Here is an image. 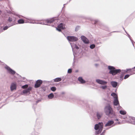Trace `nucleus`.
<instances>
[{
    "instance_id": "obj_1",
    "label": "nucleus",
    "mask_w": 135,
    "mask_h": 135,
    "mask_svg": "<svg viewBox=\"0 0 135 135\" xmlns=\"http://www.w3.org/2000/svg\"><path fill=\"white\" fill-rule=\"evenodd\" d=\"M103 125L102 123H99L98 124H96L94 128L95 130H99L98 132L97 133L98 134L100 133L102 130Z\"/></svg>"
},
{
    "instance_id": "obj_2",
    "label": "nucleus",
    "mask_w": 135,
    "mask_h": 135,
    "mask_svg": "<svg viewBox=\"0 0 135 135\" xmlns=\"http://www.w3.org/2000/svg\"><path fill=\"white\" fill-rule=\"evenodd\" d=\"M108 69L110 70L109 72L110 74H112L113 75H114L117 73L120 72V70L119 69L115 70L113 66H109Z\"/></svg>"
},
{
    "instance_id": "obj_3",
    "label": "nucleus",
    "mask_w": 135,
    "mask_h": 135,
    "mask_svg": "<svg viewBox=\"0 0 135 135\" xmlns=\"http://www.w3.org/2000/svg\"><path fill=\"white\" fill-rule=\"evenodd\" d=\"M104 111L106 114L109 115L113 113L112 108L109 105L106 106L104 109Z\"/></svg>"
},
{
    "instance_id": "obj_4",
    "label": "nucleus",
    "mask_w": 135,
    "mask_h": 135,
    "mask_svg": "<svg viewBox=\"0 0 135 135\" xmlns=\"http://www.w3.org/2000/svg\"><path fill=\"white\" fill-rule=\"evenodd\" d=\"M67 38L69 41L71 42L76 41L78 40V38L74 36H68Z\"/></svg>"
},
{
    "instance_id": "obj_5",
    "label": "nucleus",
    "mask_w": 135,
    "mask_h": 135,
    "mask_svg": "<svg viewBox=\"0 0 135 135\" xmlns=\"http://www.w3.org/2000/svg\"><path fill=\"white\" fill-rule=\"evenodd\" d=\"M65 28V25L62 24L61 23L58 25L57 28H56L57 30L59 31H60L61 29H64Z\"/></svg>"
},
{
    "instance_id": "obj_6",
    "label": "nucleus",
    "mask_w": 135,
    "mask_h": 135,
    "mask_svg": "<svg viewBox=\"0 0 135 135\" xmlns=\"http://www.w3.org/2000/svg\"><path fill=\"white\" fill-rule=\"evenodd\" d=\"M32 88L31 87H29L27 89L24 90L23 91V93L26 95L30 94V91L31 90Z\"/></svg>"
},
{
    "instance_id": "obj_7",
    "label": "nucleus",
    "mask_w": 135,
    "mask_h": 135,
    "mask_svg": "<svg viewBox=\"0 0 135 135\" xmlns=\"http://www.w3.org/2000/svg\"><path fill=\"white\" fill-rule=\"evenodd\" d=\"M96 81L97 83L101 85H105L107 83V82L100 79H97Z\"/></svg>"
},
{
    "instance_id": "obj_8",
    "label": "nucleus",
    "mask_w": 135,
    "mask_h": 135,
    "mask_svg": "<svg viewBox=\"0 0 135 135\" xmlns=\"http://www.w3.org/2000/svg\"><path fill=\"white\" fill-rule=\"evenodd\" d=\"M42 81L41 80H37L35 85V87L37 88L39 87L40 85L42 84Z\"/></svg>"
},
{
    "instance_id": "obj_9",
    "label": "nucleus",
    "mask_w": 135,
    "mask_h": 135,
    "mask_svg": "<svg viewBox=\"0 0 135 135\" xmlns=\"http://www.w3.org/2000/svg\"><path fill=\"white\" fill-rule=\"evenodd\" d=\"M81 38L83 42L85 44H88L89 43V41L88 39L84 36H82Z\"/></svg>"
},
{
    "instance_id": "obj_10",
    "label": "nucleus",
    "mask_w": 135,
    "mask_h": 135,
    "mask_svg": "<svg viewBox=\"0 0 135 135\" xmlns=\"http://www.w3.org/2000/svg\"><path fill=\"white\" fill-rule=\"evenodd\" d=\"M6 68L8 72L11 74H15V73L14 71L11 69L8 66H6Z\"/></svg>"
},
{
    "instance_id": "obj_11",
    "label": "nucleus",
    "mask_w": 135,
    "mask_h": 135,
    "mask_svg": "<svg viewBox=\"0 0 135 135\" xmlns=\"http://www.w3.org/2000/svg\"><path fill=\"white\" fill-rule=\"evenodd\" d=\"M53 21V20H46L45 22H44L43 23H40L41 24H42L43 25H48V24L49 23H51Z\"/></svg>"
},
{
    "instance_id": "obj_12",
    "label": "nucleus",
    "mask_w": 135,
    "mask_h": 135,
    "mask_svg": "<svg viewBox=\"0 0 135 135\" xmlns=\"http://www.w3.org/2000/svg\"><path fill=\"white\" fill-rule=\"evenodd\" d=\"M11 91H13L14 90H15L16 89V85L15 83L12 84L11 86Z\"/></svg>"
},
{
    "instance_id": "obj_13",
    "label": "nucleus",
    "mask_w": 135,
    "mask_h": 135,
    "mask_svg": "<svg viewBox=\"0 0 135 135\" xmlns=\"http://www.w3.org/2000/svg\"><path fill=\"white\" fill-rule=\"evenodd\" d=\"M111 84L113 87H116L117 85V83L115 81H112Z\"/></svg>"
},
{
    "instance_id": "obj_14",
    "label": "nucleus",
    "mask_w": 135,
    "mask_h": 135,
    "mask_svg": "<svg viewBox=\"0 0 135 135\" xmlns=\"http://www.w3.org/2000/svg\"><path fill=\"white\" fill-rule=\"evenodd\" d=\"M119 103L118 99V98L114 99V104L115 105H117L119 104Z\"/></svg>"
},
{
    "instance_id": "obj_15",
    "label": "nucleus",
    "mask_w": 135,
    "mask_h": 135,
    "mask_svg": "<svg viewBox=\"0 0 135 135\" xmlns=\"http://www.w3.org/2000/svg\"><path fill=\"white\" fill-rule=\"evenodd\" d=\"M71 45L73 50L74 49H79V47L77 46L76 44L71 45Z\"/></svg>"
},
{
    "instance_id": "obj_16",
    "label": "nucleus",
    "mask_w": 135,
    "mask_h": 135,
    "mask_svg": "<svg viewBox=\"0 0 135 135\" xmlns=\"http://www.w3.org/2000/svg\"><path fill=\"white\" fill-rule=\"evenodd\" d=\"M78 80L81 83H84L85 82V81L81 77H79L78 78Z\"/></svg>"
},
{
    "instance_id": "obj_17",
    "label": "nucleus",
    "mask_w": 135,
    "mask_h": 135,
    "mask_svg": "<svg viewBox=\"0 0 135 135\" xmlns=\"http://www.w3.org/2000/svg\"><path fill=\"white\" fill-rule=\"evenodd\" d=\"M114 122L113 121H109L106 124V126H109L113 124Z\"/></svg>"
},
{
    "instance_id": "obj_18",
    "label": "nucleus",
    "mask_w": 135,
    "mask_h": 135,
    "mask_svg": "<svg viewBox=\"0 0 135 135\" xmlns=\"http://www.w3.org/2000/svg\"><path fill=\"white\" fill-rule=\"evenodd\" d=\"M111 95L113 97L114 99L118 98L117 95L114 93H113L111 94Z\"/></svg>"
},
{
    "instance_id": "obj_19",
    "label": "nucleus",
    "mask_w": 135,
    "mask_h": 135,
    "mask_svg": "<svg viewBox=\"0 0 135 135\" xmlns=\"http://www.w3.org/2000/svg\"><path fill=\"white\" fill-rule=\"evenodd\" d=\"M18 22L19 24L23 23H24V21L22 19H20L18 20Z\"/></svg>"
},
{
    "instance_id": "obj_20",
    "label": "nucleus",
    "mask_w": 135,
    "mask_h": 135,
    "mask_svg": "<svg viewBox=\"0 0 135 135\" xmlns=\"http://www.w3.org/2000/svg\"><path fill=\"white\" fill-rule=\"evenodd\" d=\"M54 97V95L53 93H51L48 95V98L50 99H51L52 98Z\"/></svg>"
},
{
    "instance_id": "obj_21",
    "label": "nucleus",
    "mask_w": 135,
    "mask_h": 135,
    "mask_svg": "<svg viewBox=\"0 0 135 135\" xmlns=\"http://www.w3.org/2000/svg\"><path fill=\"white\" fill-rule=\"evenodd\" d=\"M100 88L103 89L105 90L107 88V86L106 85H102L100 86Z\"/></svg>"
},
{
    "instance_id": "obj_22",
    "label": "nucleus",
    "mask_w": 135,
    "mask_h": 135,
    "mask_svg": "<svg viewBox=\"0 0 135 135\" xmlns=\"http://www.w3.org/2000/svg\"><path fill=\"white\" fill-rule=\"evenodd\" d=\"M61 79L60 78H57L54 79V81L55 82H59L61 81Z\"/></svg>"
},
{
    "instance_id": "obj_23",
    "label": "nucleus",
    "mask_w": 135,
    "mask_h": 135,
    "mask_svg": "<svg viewBox=\"0 0 135 135\" xmlns=\"http://www.w3.org/2000/svg\"><path fill=\"white\" fill-rule=\"evenodd\" d=\"M120 113L121 114L124 115L126 114V112L125 111L122 110L120 111Z\"/></svg>"
},
{
    "instance_id": "obj_24",
    "label": "nucleus",
    "mask_w": 135,
    "mask_h": 135,
    "mask_svg": "<svg viewBox=\"0 0 135 135\" xmlns=\"http://www.w3.org/2000/svg\"><path fill=\"white\" fill-rule=\"evenodd\" d=\"M95 47V45L93 44L91 45L90 46V48L92 49H94Z\"/></svg>"
},
{
    "instance_id": "obj_25",
    "label": "nucleus",
    "mask_w": 135,
    "mask_h": 135,
    "mask_svg": "<svg viewBox=\"0 0 135 135\" xmlns=\"http://www.w3.org/2000/svg\"><path fill=\"white\" fill-rule=\"evenodd\" d=\"M22 87L23 89H24L28 87V85L27 84L25 85L22 86Z\"/></svg>"
},
{
    "instance_id": "obj_26",
    "label": "nucleus",
    "mask_w": 135,
    "mask_h": 135,
    "mask_svg": "<svg viewBox=\"0 0 135 135\" xmlns=\"http://www.w3.org/2000/svg\"><path fill=\"white\" fill-rule=\"evenodd\" d=\"M51 90L53 91H55L56 90V88L55 87H52L51 88Z\"/></svg>"
},
{
    "instance_id": "obj_27",
    "label": "nucleus",
    "mask_w": 135,
    "mask_h": 135,
    "mask_svg": "<svg viewBox=\"0 0 135 135\" xmlns=\"http://www.w3.org/2000/svg\"><path fill=\"white\" fill-rule=\"evenodd\" d=\"M129 76V75L128 74L124 76V79H125L127 78Z\"/></svg>"
},
{
    "instance_id": "obj_28",
    "label": "nucleus",
    "mask_w": 135,
    "mask_h": 135,
    "mask_svg": "<svg viewBox=\"0 0 135 135\" xmlns=\"http://www.w3.org/2000/svg\"><path fill=\"white\" fill-rule=\"evenodd\" d=\"M97 117L98 119H99L101 117V115L99 113H98L97 114Z\"/></svg>"
},
{
    "instance_id": "obj_29",
    "label": "nucleus",
    "mask_w": 135,
    "mask_h": 135,
    "mask_svg": "<svg viewBox=\"0 0 135 135\" xmlns=\"http://www.w3.org/2000/svg\"><path fill=\"white\" fill-rule=\"evenodd\" d=\"M72 71V70L71 69H69L68 70V73H70Z\"/></svg>"
},
{
    "instance_id": "obj_30",
    "label": "nucleus",
    "mask_w": 135,
    "mask_h": 135,
    "mask_svg": "<svg viewBox=\"0 0 135 135\" xmlns=\"http://www.w3.org/2000/svg\"><path fill=\"white\" fill-rule=\"evenodd\" d=\"M30 22V23H36V22H35V21H30V22Z\"/></svg>"
},
{
    "instance_id": "obj_31",
    "label": "nucleus",
    "mask_w": 135,
    "mask_h": 135,
    "mask_svg": "<svg viewBox=\"0 0 135 135\" xmlns=\"http://www.w3.org/2000/svg\"><path fill=\"white\" fill-rule=\"evenodd\" d=\"M8 28V27L7 26H6V27H4L3 28V30H7Z\"/></svg>"
},
{
    "instance_id": "obj_32",
    "label": "nucleus",
    "mask_w": 135,
    "mask_h": 135,
    "mask_svg": "<svg viewBox=\"0 0 135 135\" xmlns=\"http://www.w3.org/2000/svg\"><path fill=\"white\" fill-rule=\"evenodd\" d=\"M9 21H11L12 20V19L11 18H9Z\"/></svg>"
},
{
    "instance_id": "obj_33",
    "label": "nucleus",
    "mask_w": 135,
    "mask_h": 135,
    "mask_svg": "<svg viewBox=\"0 0 135 135\" xmlns=\"http://www.w3.org/2000/svg\"><path fill=\"white\" fill-rule=\"evenodd\" d=\"M131 70V69H127V71H126L127 72L128 70Z\"/></svg>"
},
{
    "instance_id": "obj_34",
    "label": "nucleus",
    "mask_w": 135,
    "mask_h": 135,
    "mask_svg": "<svg viewBox=\"0 0 135 135\" xmlns=\"http://www.w3.org/2000/svg\"><path fill=\"white\" fill-rule=\"evenodd\" d=\"M115 121H118V120L117 119H116L115 120Z\"/></svg>"
},
{
    "instance_id": "obj_35",
    "label": "nucleus",
    "mask_w": 135,
    "mask_h": 135,
    "mask_svg": "<svg viewBox=\"0 0 135 135\" xmlns=\"http://www.w3.org/2000/svg\"><path fill=\"white\" fill-rule=\"evenodd\" d=\"M117 123L119 124V122H118Z\"/></svg>"
},
{
    "instance_id": "obj_36",
    "label": "nucleus",
    "mask_w": 135,
    "mask_h": 135,
    "mask_svg": "<svg viewBox=\"0 0 135 135\" xmlns=\"http://www.w3.org/2000/svg\"><path fill=\"white\" fill-rule=\"evenodd\" d=\"M134 68L135 69V66L134 67Z\"/></svg>"
}]
</instances>
